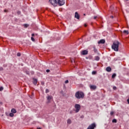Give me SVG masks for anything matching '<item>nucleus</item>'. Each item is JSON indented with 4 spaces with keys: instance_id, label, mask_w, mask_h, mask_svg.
<instances>
[{
    "instance_id": "f257e3e1",
    "label": "nucleus",
    "mask_w": 129,
    "mask_h": 129,
    "mask_svg": "<svg viewBox=\"0 0 129 129\" xmlns=\"http://www.w3.org/2000/svg\"><path fill=\"white\" fill-rule=\"evenodd\" d=\"M75 97L77 99H81L84 98V93L82 91H78L75 93Z\"/></svg>"
},
{
    "instance_id": "f03ea898",
    "label": "nucleus",
    "mask_w": 129,
    "mask_h": 129,
    "mask_svg": "<svg viewBox=\"0 0 129 129\" xmlns=\"http://www.w3.org/2000/svg\"><path fill=\"white\" fill-rule=\"evenodd\" d=\"M119 46V42L117 41H114L113 44L112 45V49L117 52L118 51V47Z\"/></svg>"
},
{
    "instance_id": "7ed1b4c3",
    "label": "nucleus",
    "mask_w": 129,
    "mask_h": 129,
    "mask_svg": "<svg viewBox=\"0 0 129 129\" xmlns=\"http://www.w3.org/2000/svg\"><path fill=\"white\" fill-rule=\"evenodd\" d=\"M49 3L53 6V7H57L58 5V0H49Z\"/></svg>"
},
{
    "instance_id": "20e7f679",
    "label": "nucleus",
    "mask_w": 129,
    "mask_h": 129,
    "mask_svg": "<svg viewBox=\"0 0 129 129\" xmlns=\"http://www.w3.org/2000/svg\"><path fill=\"white\" fill-rule=\"evenodd\" d=\"M75 112L77 113V112H79L80 110V108H81V106H80L79 104H76L75 105Z\"/></svg>"
},
{
    "instance_id": "39448f33",
    "label": "nucleus",
    "mask_w": 129,
    "mask_h": 129,
    "mask_svg": "<svg viewBox=\"0 0 129 129\" xmlns=\"http://www.w3.org/2000/svg\"><path fill=\"white\" fill-rule=\"evenodd\" d=\"M57 5H58L59 7L64 6L65 5V0H57Z\"/></svg>"
},
{
    "instance_id": "423d86ee",
    "label": "nucleus",
    "mask_w": 129,
    "mask_h": 129,
    "mask_svg": "<svg viewBox=\"0 0 129 129\" xmlns=\"http://www.w3.org/2000/svg\"><path fill=\"white\" fill-rule=\"evenodd\" d=\"M96 127V124L95 123H93L90 125L87 129H94Z\"/></svg>"
},
{
    "instance_id": "0eeeda50",
    "label": "nucleus",
    "mask_w": 129,
    "mask_h": 129,
    "mask_svg": "<svg viewBox=\"0 0 129 129\" xmlns=\"http://www.w3.org/2000/svg\"><path fill=\"white\" fill-rule=\"evenodd\" d=\"M47 101L46 102V103H50L51 102V100L53 99V97L52 96H47L46 97Z\"/></svg>"
},
{
    "instance_id": "6e6552de",
    "label": "nucleus",
    "mask_w": 129,
    "mask_h": 129,
    "mask_svg": "<svg viewBox=\"0 0 129 129\" xmlns=\"http://www.w3.org/2000/svg\"><path fill=\"white\" fill-rule=\"evenodd\" d=\"M81 55H87V54H88V51H87V50H82L81 52Z\"/></svg>"
},
{
    "instance_id": "1a4fd4ad",
    "label": "nucleus",
    "mask_w": 129,
    "mask_h": 129,
    "mask_svg": "<svg viewBox=\"0 0 129 129\" xmlns=\"http://www.w3.org/2000/svg\"><path fill=\"white\" fill-rule=\"evenodd\" d=\"M75 18L78 20H79L80 16H79V14H78V12L75 13Z\"/></svg>"
},
{
    "instance_id": "9d476101",
    "label": "nucleus",
    "mask_w": 129,
    "mask_h": 129,
    "mask_svg": "<svg viewBox=\"0 0 129 129\" xmlns=\"http://www.w3.org/2000/svg\"><path fill=\"white\" fill-rule=\"evenodd\" d=\"M105 43V40L101 39L98 42V44H104Z\"/></svg>"
},
{
    "instance_id": "9b49d317",
    "label": "nucleus",
    "mask_w": 129,
    "mask_h": 129,
    "mask_svg": "<svg viewBox=\"0 0 129 129\" xmlns=\"http://www.w3.org/2000/svg\"><path fill=\"white\" fill-rule=\"evenodd\" d=\"M90 88L93 90H95V89L97 88V87L95 85H91L90 86Z\"/></svg>"
},
{
    "instance_id": "f8f14e48",
    "label": "nucleus",
    "mask_w": 129,
    "mask_h": 129,
    "mask_svg": "<svg viewBox=\"0 0 129 129\" xmlns=\"http://www.w3.org/2000/svg\"><path fill=\"white\" fill-rule=\"evenodd\" d=\"M33 84H34V85H37V83H38V80L36 79L33 78Z\"/></svg>"
},
{
    "instance_id": "ddd939ff",
    "label": "nucleus",
    "mask_w": 129,
    "mask_h": 129,
    "mask_svg": "<svg viewBox=\"0 0 129 129\" xmlns=\"http://www.w3.org/2000/svg\"><path fill=\"white\" fill-rule=\"evenodd\" d=\"M106 71H107V72H110L111 71V68L109 67H107L106 69Z\"/></svg>"
},
{
    "instance_id": "4468645a",
    "label": "nucleus",
    "mask_w": 129,
    "mask_h": 129,
    "mask_svg": "<svg viewBox=\"0 0 129 129\" xmlns=\"http://www.w3.org/2000/svg\"><path fill=\"white\" fill-rule=\"evenodd\" d=\"M100 59V57H99V56H95V60L96 61H99Z\"/></svg>"
},
{
    "instance_id": "2eb2a0df",
    "label": "nucleus",
    "mask_w": 129,
    "mask_h": 129,
    "mask_svg": "<svg viewBox=\"0 0 129 129\" xmlns=\"http://www.w3.org/2000/svg\"><path fill=\"white\" fill-rule=\"evenodd\" d=\"M93 51L94 53H97V49H96L95 46H93Z\"/></svg>"
},
{
    "instance_id": "dca6fc26",
    "label": "nucleus",
    "mask_w": 129,
    "mask_h": 129,
    "mask_svg": "<svg viewBox=\"0 0 129 129\" xmlns=\"http://www.w3.org/2000/svg\"><path fill=\"white\" fill-rule=\"evenodd\" d=\"M11 112H12V113H16L17 112V110L15 109H12Z\"/></svg>"
},
{
    "instance_id": "f3484780",
    "label": "nucleus",
    "mask_w": 129,
    "mask_h": 129,
    "mask_svg": "<svg viewBox=\"0 0 129 129\" xmlns=\"http://www.w3.org/2000/svg\"><path fill=\"white\" fill-rule=\"evenodd\" d=\"M72 122V121H71V119H68L67 120V123H68L69 124H71V123Z\"/></svg>"
},
{
    "instance_id": "a211bd4d",
    "label": "nucleus",
    "mask_w": 129,
    "mask_h": 129,
    "mask_svg": "<svg viewBox=\"0 0 129 129\" xmlns=\"http://www.w3.org/2000/svg\"><path fill=\"white\" fill-rule=\"evenodd\" d=\"M123 33L124 34H126V35H128V31H127V30H124L123 31Z\"/></svg>"
},
{
    "instance_id": "6ab92c4d",
    "label": "nucleus",
    "mask_w": 129,
    "mask_h": 129,
    "mask_svg": "<svg viewBox=\"0 0 129 129\" xmlns=\"http://www.w3.org/2000/svg\"><path fill=\"white\" fill-rule=\"evenodd\" d=\"M112 122H114L115 123H116V122H117V120H116V119H113L112 121Z\"/></svg>"
},
{
    "instance_id": "aec40b11",
    "label": "nucleus",
    "mask_w": 129,
    "mask_h": 129,
    "mask_svg": "<svg viewBox=\"0 0 129 129\" xmlns=\"http://www.w3.org/2000/svg\"><path fill=\"white\" fill-rule=\"evenodd\" d=\"M116 76V74H113L112 75V79L115 78Z\"/></svg>"
},
{
    "instance_id": "412c9836",
    "label": "nucleus",
    "mask_w": 129,
    "mask_h": 129,
    "mask_svg": "<svg viewBox=\"0 0 129 129\" xmlns=\"http://www.w3.org/2000/svg\"><path fill=\"white\" fill-rule=\"evenodd\" d=\"M28 26H29V24H25L24 25V28H28Z\"/></svg>"
},
{
    "instance_id": "4be33fe9",
    "label": "nucleus",
    "mask_w": 129,
    "mask_h": 129,
    "mask_svg": "<svg viewBox=\"0 0 129 129\" xmlns=\"http://www.w3.org/2000/svg\"><path fill=\"white\" fill-rule=\"evenodd\" d=\"M88 58L89 59H91L92 58H93V56H92V55H89Z\"/></svg>"
},
{
    "instance_id": "5701e85b",
    "label": "nucleus",
    "mask_w": 129,
    "mask_h": 129,
    "mask_svg": "<svg viewBox=\"0 0 129 129\" xmlns=\"http://www.w3.org/2000/svg\"><path fill=\"white\" fill-rule=\"evenodd\" d=\"M10 116H11V117H13V116H14V113H10Z\"/></svg>"
},
{
    "instance_id": "b1692460",
    "label": "nucleus",
    "mask_w": 129,
    "mask_h": 129,
    "mask_svg": "<svg viewBox=\"0 0 129 129\" xmlns=\"http://www.w3.org/2000/svg\"><path fill=\"white\" fill-rule=\"evenodd\" d=\"M17 55L18 56V57H20L21 53H20V52L17 53Z\"/></svg>"
},
{
    "instance_id": "393cba45",
    "label": "nucleus",
    "mask_w": 129,
    "mask_h": 129,
    "mask_svg": "<svg viewBox=\"0 0 129 129\" xmlns=\"http://www.w3.org/2000/svg\"><path fill=\"white\" fill-rule=\"evenodd\" d=\"M92 74H93V75H94L96 74V71H93Z\"/></svg>"
},
{
    "instance_id": "a878e982",
    "label": "nucleus",
    "mask_w": 129,
    "mask_h": 129,
    "mask_svg": "<svg viewBox=\"0 0 129 129\" xmlns=\"http://www.w3.org/2000/svg\"><path fill=\"white\" fill-rule=\"evenodd\" d=\"M64 83H66V84H67V83H69V81L68 80H67Z\"/></svg>"
},
{
    "instance_id": "bb28decb",
    "label": "nucleus",
    "mask_w": 129,
    "mask_h": 129,
    "mask_svg": "<svg viewBox=\"0 0 129 129\" xmlns=\"http://www.w3.org/2000/svg\"><path fill=\"white\" fill-rule=\"evenodd\" d=\"M3 90H4V87H0V91H3Z\"/></svg>"
},
{
    "instance_id": "cd10ccee",
    "label": "nucleus",
    "mask_w": 129,
    "mask_h": 129,
    "mask_svg": "<svg viewBox=\"0 0 129 129\" xmlns=\"http://www.w3.org/2000/svg\"><path fill=\"white\" fill-rule=\"evenodd\" d=\"M31 40H32L33 42H35V39L34 38V37H31Z\"/></svg>"
},
{
    "instance_id": "c85d7f7f",
    "label": "nucleus",
    "mask_w": 129,
    "mask_h": 129,
    "mask_svg": "<svg viewBox=\"0 0 129 129\" xmlns=\"http://www.w3.org/2000/svg\"><path fill=\"white\" fill-rule=\"evenodd\" d=\"M113 90H116V89H117V88H116V87L114 86V87H113Z\"/></svg>"
},
{
    "instance_id": "c756f323",
    "label": "nucleus",
    "mask_w": 129,
    "mask_h": 129,
    "mask_svg": "<svg viewBox=\"0 0 129 129\" xmlns=\"http://www.w3.org/2000/svg\"><path fill=\"white\" fill-rule=\"evenodd\" d=\"M48 92H49V89H46L45 90V93H48Z\"/></svg>"
},
{
    "instance_id": "7c9ffc66",
    "label": "nucleus",
    "mask_w": 129,
    "mask_h": 129,
    "mask_svg": "<svg viewBox=\"0 0 129 129\" xmlns=\"http://www.w3.org/2000/svg\"><path fill=\"white\" fill-rule=\"evenodd\" d=\"M41 85H45V82H41Z\"/></svg>"
},
{
    "instance_id": "2f4dec72",
    "label": "nucleus",
    "mask_w": 129,
    "mask_h": 129,
    "mask_svg": "<svg viewBox=\"0 0 129 129\" xmlns=\"http://www.w3.org/2000/svg\"><path fill=\"white\" fill-rule=\"evenodd\" d=\"M4 70V68L3 67H0V71H3Z\"/></svg>"
},
{
    "instance_id": "473e14b6",
    "label": "nucleus",
    "mask_w": 129,
    "mask_h": 129,
    "mask_svg": "<svg viewBox=\"0 0 129 129\" xmlns=\"http://www.w3.org/2000/svg\"><path fill=\"white\" fill-rule=\"evenodd\" d=\"M113 113H114L113 112V111H111V112H110V115H113Z\"/></svg>"
},
{
    "instance_id": "72a5a7b5",
    "label": "nucleus",
    "mask_w": 129,
    "mask_h": 129,
    "mask_svg": "<svg viewBox=\"0 0 129 129\" xmlns=\"http://www.w3.org/2000/svg\"><path fill=\"white\" fill-rule=\"evenodd\" d=\"M17 14H18V15H21V11H18V12H17Z\"/></svg>"
},
{
    "instance_id": "f704fd0d",
    "label": "nucleus",
    "mask_w": 129,
    "mask_h": 129,
    "mask_svg": "<svg viewBox=\"0 0 129 129\" xmlns=\"http://www.w3.org/2000/svg\"><path fill=\"white\" fill-rule=\"evenodd\" d=\"M47 73H49L50 72V70H46Z\"/></svg>"
},
{
    "instance_id": "c9c22d12",
    "label": "nucleus",
    "mask_w": 129,
    "mask_h": 129,
    "mask_svg": "<svg viewBox=\"0 0 129 129\" xmlns=\"http://www.w3.org/2000/svg\"><path fill=\"white\" fill-rule=\"evenodd\" d=\"M97 18V16H94V20H96Z\"/></svg>"
},
{
    "instance_id": "e433bc0d",
    "label": "nucleus",
    "mask_w": 129,
    "mask_h": 129,
    "mask_svg": "<svg viewBox=\"0 0 129 129\" xmlns=\"http://www.w3.org/2000/svg\"><path fill=\"white\" fill-rule=\"evenodd\" d=\"M32 37H34L35 36V34L34 33H32V35H31Z\"/></svg>"
},
{
    "instance_id": "4c0bfd02",
    "label": "nucleus",
    "mask_w": 129,
    "mask_h": 129,
    "mask_svg": "<svg viewBox=\"0 0 129 129\" xmlns=\"http://www.w3.org/2000/svg\"><path fill=\"white\" fill-rule=\"evenodd\" d=\"M110 18H111V19H113V16H110Z\"/></svg>"
},
{
    "instance_id": "58836bf2",
    "label": "nucleus",
    "mask_w": 129,
    "mask_h": 129,
    "mask_svg": "<svg viewBox=\"0 0 129 129\" xmlns=\"http://www.w3.org/2000/svg\"><path fill=\"white\" fill-rule=\"evenodd\" d=\"M84 27H87V25H86V24H85Z\"/></svg>"
},
{
    "instance_id": "ea45409f",
    "label": "nucleus",
    "mask_w": 129,
    "mask_h": 129,
    "mask_svg": "<svg viewBox=\"0 0 129 129\" xmlns=\"http://www.w3.org/2000/svg\"><path fill=\"white\" fill-rule=\"evenodd\" d=\"M86 59H89V57H88V56H86Z\"/></svg>"
},
{
    "instance_id": "a19ab883",
    "label": "nucleus",
    "mask_w": 129,
    "mask_h": 129,
    "mask_svg": "<svg viewBox=\"0 0 129 129\" xmlns=\"http://www.w3.org/2000/svg\"><path fill=\"white\" fill-rule=\"evenodd\" d=\"M37 129H42L41 127H37Z\"/></svg>"
},
{
    "instance_id": "79ce46f5",
    "label": "nucleus",
    "mask_w": 129,
    "mask_h": 129,
    "mask_svg": "<svg viewBox=\"0 0 129 129\" xmlns=\"http://www.w3.org/2000/svg\"><path fill=\"white\" fill-rule=\"evenodd\" d=\"M4 12H5V13H7V10H5L4 11Z\"/></svg>"
},
{
    "instance_id": "37998d69",
    "label": "nucleus",
    "mask_w": 129,
    "mask_h": 129,
    "mask_svg": "<svg viewBox=\"0 0 129 129\" xmlns=\"http://www.w3.org/2000/svg\"><path fill=\"white\" fill-rule=\"evenodd\" d=\"M111 8H112V6H111V7H110V9H111Z\"/></svg>"
},
{
    "instance_id": "c03bdc74",
    "label": "nucleus",
    "mask_w": 129,
    "mask_h": 129,
    "mask_svg": "<svg viewBox=\"0 0 129 129\" xmlns=\"http://www.w3.org/2000/svg\"><path fill=\"white\" fill-rule=\"evenodd\" d=\"M84 16H85V14H84Z\"/></svg>"
},
{
    "instance_id": "a18cd8bd",
    "label": "nucleus",
    "mask_w": 129,
    "mask_h": 129,
    "mask_svg": "<svg viewBox=\"0 0 129 129\" xmlns=\"http://www.w3.org/2000/svg\"><path fill=\"white\" fill-rule=\"evenodd\" d=\"M125 1H128V0H125Z\"/></svg>"
}]
</instances>
